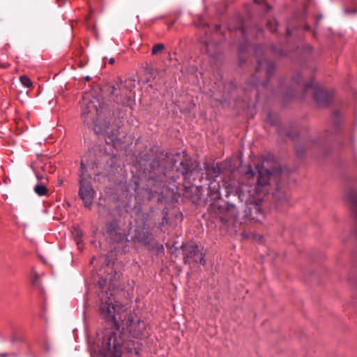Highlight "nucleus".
Returning a JSON list of instances; mask_svg holds the SVG:
<instances>
[{
	"mask_svg": "<svg viewBox=\"0 0 357 357\" xmlns=\"http://www.w3.org/2000/svg\"><path fill=\"white\" fill-rule=\"evenodd\" d=\"M212 171H213L212 176H211V173L206 174V179L207 180H211L212 178L218 177L220 174L221 169H220V167L216 165V166H214L212 167Z\"/></svg>",
	"mask_w": 357,
	"mask_h": 357,
	"instance_id": "aec40b11",
	"label": "nucleus"
},
{
	"mask_svg": "<svg viewBox=\"0 0 357 357\" xmlns=\"http://www.w3.org/2000/svg\"><path fill=\"white\" fill-rule=\"evenodd\" d=\"M119 223V220L114 218L105 224L103 234L113 243H121L125 241H127V236L121 228Z\"/></svg>",
	"mask_w": 357,
	"mask_h": 357,
	"instance_id": "0eeeda50",
	"label": "nucleus"
},
{
	"mask_svg": "<svg viewBox=\"0 0 357 357\" xmlns=\"http://www.w3.org/2000/svg\"><path fill=\"white\" fill-rule=\"evenodd\" d=\"M322 17H323L322 15H319L317 16V17L315 19L316 26H318V24H319V21L322 19Z\"/></svg>",
	"mask_w": 357,
	"mask_h": 357,
	"instance_id": "473e14b6",
	"label": "nucleus"
},
{
	"mask_svg": "<svg viewBox=\"0 0 357 357\" xmlns=\"http://www.w3.org/2000/svg\"><path fill=\"white\" fill-rule=\"evenodd\" d=\"M47 183H38L34 186V192L38 195V196H44L47 192Z\"/></svg>",
	"mask_w": 357,
	"mask_h": 357,
	"instance_id": "f3484780",
	"label": "nucleus"
},
{
	"mask_svg": "<svg viewBox=\"0 0 357 357\" xmlns=\"http://www.w3.org/2000/svg\"><path fill=\"white\" fill-rule=\"evenodd\" d=\"M216 29H220V26L216 25Z\"/></svg>",
	"mask_w": 357,
	"mask_h": 357,
	"instance_id": "8fccbe9b",
	"label": "nucleus"
},
{
	"mask_svg": "<svg viewBox=\"0 0 357 357\" xmlns=\"http://www.w3.org/2000/svg\"><path fill=\"white\" fill-rule=\"evenodd\" d=\"M306 47H307V49L309 51H310V52H312V46H310V45H307L306 46Z\"/></svg>",
	"mask_w": 357,
	"mask_h": 357,
	"instance_id": "58836bf2",
	"label": "nucleus"
},
{
	"mask_svg": "<svg viewBox=\"0 0 357 357\" xmlns=\"http://www.w3.org/2000/svg\"><path fill=\"white\" fill-rule=\"evenodd\" d=\"M108 138L110 139L112 142H114L115 141L119 140L117 136L114 135V134L109 135Z\"/></svg>",
	"mask_w": 357,
	"mask_h": 357,
	"instance_id": "2f4dec72",
	"label": "nucleus"
},
{
	"mask_svg": "<svg viewBox=\"0 0 357 357\" xmlns=\"http://www.w3.org/2000/svg\"><path fill=\"white\" fill-rule=\"evenodd\" d=\"M133 87L134 84L131 79L123 81L119 79V83H116L112 86L111 93L115 96L118 103L121 104L123 107H129L132 110L134 102L130 96L128 95V91H130Z\"/></svg>",
	"mask_w": 357,
	"mask_h": 357,
	"instance_id": "39448f33",
	"label": "nucleus"
},
{
	"mask_svg": "<svg viewBox=\"0 0 357 357\" xmlns=\"http://www.w3.org/2000/svg\"><path fill=\"white\" fill-rule=\"evenodd\" d=\"M10 341H11L12 342H15V339L13 338V339H11V340H10Z\"/></svg>",
	"mask_w": 357,
	"mask_h": 357,
	"instance_id": "a18cd8bd",
	"label": "nucleus"
},
{
	"mask_svg": "<svg viewBox=\"0 0 357 357\" xmlns=\"http://www.w3.org/2000/svg\"><path fill=\"white\" fill-rule=\"evenodd\" d=\"M275 70V63L265 58L257 59L256 71L252 76L255 80L252 82V84L255 87L268 86L269 79L273 75Z\"/></svg>",
	"mask_w": 357,
	"mask_h": 357,
	"instance_id": "20e7f679",
	"label": "nucleus"
},
{
	"mask_svg": "<svg viewBox=\"0 0 357 357\" xmlns=\"http://www.w3.org/2000/svg\"><path fill=\"white\" fill-rule=\"evenodd\" d=\"M181 247L183 252V261L185 264L197 262L205 265V252H203V247L201 248L197 244L182 245Z\"/></svg>",
	"mask_w": 357,
	"mask_h": 357,
	"instance_id": "6e6552de",
	"label": "nucleus"
},
{
	"mask_svg": "<svg viewBox=\"0 0 357 357\" xmlns=\"http://www.w3.org/2000/svg\"><path fill=\"white\" fill-rule=\"evenodd\" d=\"M20 80L22 84L25 87L29 88L32 86V82L30 78L26 75L20 76Z\"/></svg>",
	"mask_w": 357,
	"mask_h": 357,
	"instance_id": "5701e85b",
	"label": "nucleus"
},
{
	"mask_svg": "<svg viewBox=\"0 0 357 357\" xmlns=\"http://www.w3.org/2000/svg\"><path fill=\"white\" fill-rule=\"evenodd\" d=\"M86 80H89V79H90L89 76H87V77H86Z\"/></svg>",
	"mask_w": 357,
	"mask_h": 357,
	"instance_id": "49530a36",
	"label": "nucleus"
},
{
	"mask_svg": "<svg viewBox=\"0 0 357 357\" xmlns=\"http://www.w3.org/2000/svg\"><path fill=\"white\" fill-rule=\"evenodd\" d=\"M135 238L138 242L144 245L151 244V234L147 231H137L135 234Z\"/></svg>",
	"mask_w": 357,
	"mask_h": 357,
	"instance_id": "2eb2a0df",
	"label": "nucleus"
},
{
	"mask_svg": "<svg viewBox=\"0 0 357 357\" xmlns=\"http://www.w3.org/2000/svg\"><path fill=\"white\" fill-rule=\"evenodd\" d=\"M79 185L78 195L83 201L84 206L90 210L96 192L91 184L90 180L79 179Z\"/></svg>",
	"mask_w": 357,
	"mask_h": 357,
	"instance_id": "9b49d317",
	"label": "nucleus"
},
{
	"mask_svg": "<svg viewBox=\"0 0 357 357\" xmlns=\"http://www.w3.org/2000/svg\"><path fill=\"white\" fill-rule=\"evenodd\" d=\"M160 195H159V197H158V202H162V198L160 197Z\"/></svg>",
	"mask_w": 357,
	"mask_h": 357,
	"instance_id": "a19ab883",
	"label": "nucleus"
},
{
	"mask_svg": "<svg viewBox=\"0 0 357 357\" xmlns=\"http://www.w3.org/2000/svg\"><path fill=\"white\" fill-rule=\"evenodd\" d=\"M254 2L257 4L260 3V1L259 0H255Z\"/></svg>",
	"mask_w": 357,
	"mask_h": 357,
	"instance_id": "37998d69",
	"label": "nucleus"
},
{
	"mask_svg": "<svg viewBox=\"0 0 357 357\" xmlns=\"http://www.w3.org/2000/svg\"><path fill=\"white\" fill-rule=\"evenodd\" d=\"M344 11V13L347 15L357 13V9H349V8H345Z\"/></svg>",
	"mask_w": 357,
	"mask_h": 357,
	"instance_id": "7c9ffc66",
	"label": "nucleus"
},
{
	"mask_svg": "<svg viewBox=\"0 0 357 357\" xmlns=\"http://www.w3.org/2000/svg\"><path fill=\"white\" fill-rule=\"evenodd\" d=\"M43 170L45 173L48 172L52 174L54 171V167L51 165V164H45L43 167Z\"/></svg>",
	"mask_w": 357,
	"mask_h": 357,
	"instance_id": "bb28decb",
	"label": "nucleus"
},
{
	"mask_svg": "<svg viewBox=\"0 0 357 357\" xmlns=\"http://www.w3.org/2000/svg\"><path fill=\"white\" fill-rule=\"evenodd\" d=\"M312 144H315V143H317V141L313 140V141L312 142Z\"/></svg>",
	"mask_w": 357,
	"mask_h": 357,
	"instance_id": "de8ad7c7",
	"label": "nucleus"
},
{
	"mask_svg": "<svg viewBox=\"0 0 357 357\" xmlns=\"http://www.w3.org/2000/svg\"><path fill=\"white\" fill-rule=\"evenodd\" d=\"M332 120L335 129H338L341 125V114L339 111H335L332 114Z\"/></svg>",
	"mask_w": 357,
	"mask_h": 357,
	"instance_id": "a211bd4d",
	"label": "nucleus"
},
{
	"mask_svg": "<svg viewBox=\"0 0 357 357\" xmlns=\"http://www.w3.org/2000/svg\"><path fill=\"white\" fill-rule=\"evenodd\" d=\"M273 196L278 203H285L287 202V195L285 192L281 190L279 184H277Z\"/></svg>",
	"mask_w": 357,
	"mask_h": 357,
	"instance_id": "dca6fc26",
	"label": "nucleus"
},
{
	"mask_svg": "<svg viewBox=\"0 0 357 357\" xmlns=\"http://www.w3.org/2000/svg\"><path fill=\"white\" fill-rule=\"evenodd\" d=\"M10 354L8 353H0V357H8Z\"/></svg>",
	"mask_w": 357,
	"mask_h": 357,
	"instance_id": "c9c22d12",
	"label": "nucleus"
},
{
	"mask_svg": "<svg viewBox=\"0 0 357 357\" xmlns=\"http://www.w3.org/2000/svg\"><path fill=\"white\" fill-rule=\"evenodd\" d=\"M176 20L172 21L170 26H173L176 23Z\"/></svg>",
	"mask_w": 357,
	"mask_h": 357,
	"instance_id": "79ce46f5",
	"label": "nucleus"
},
{
	"mask_svg": "<svg viewBox=\"0 0 357 357\" xmlns=\"http://www.w3.org/2000/svg\"><path fill=\"white\" fill-rule=\"evenodd\" d=\"M313 89V97L317 104L320 107H326L333 98V93L325 89L314 85L313 82H309L305 86V92Z\"/></svg>",
	"mask_w": 357,
	"mask_h": 357,
	"instance_id": "1a4fd4ad",
	"label": "nucleus"
},
{
	"mask_svg": "<svg viewBox=\"0 0 357 357\" xmlns=\"http://www.w3.org/2000/svg\"><path fill=\"white\" fill-rule=\"evenodd\" d=\"M295 150H296V154L298 157H301L304 154L305 151V148H303L301 146H298V144L296 145Z\"/></svg>",
	"mask_w": 357,
	"mask_h": 357,
	"instance_id": "cd10ccee",
	"label": "nucleus"
},
{
	"mask_svg": "<svg viewBox=\"0 0 357 357\" xmlns=\"http://www.w3.org/2000/svg\"><path fill=\"white\" fill-rule=\"evenodd\" d=\"M302 82V76L301 74H297L295 76L292 77L291 79V85L295 89H296L297 86H298Z\"/></svg>",
	"mask_w": 357,
	"mask_h": 357,
	"instance_id": "b1692460",
	"label": "nucleus"
},
{
	"mask_svg": "<svg viewBox=\"0 0 357 357\" xmlns=\"http://www.w3.org/2000/svg\"><path fill=\"white\" fill-rule=\"evenodd\" d=\"M252 176H254L255 173L251 170Z\"/></svg>",
	"mask_w": 357,
	"mask_h": 357,
	"instance_id": "09e8293b",
	"label": "nucleus"
},
{
	"mask_svg": "<svg viewBox=\"0 0 357 357\" xmlns=\"http://www.w3.org/2000/svg\"><path fill=\"white\" fill-rule=\"evenodd\" d=\"M73 235L74 236V238H75V240L77 241V243L79 242V241L81 240L82 236H83V232L82 231L79 229V228H74L73 229Z\"/></svg>",
	"mask_w": 357,
	"mask_h": 357,
	"instance_id": "393cba45",
	"label": "nucleus"
},
{
	"mask_svg": "<svg viewBox=\"0 0 357 357\" xmlns=\"http://www.w3.org/2000/svg\"><path fill=\"white\" fill-rule=\"evenodd\" d=\"M270 156L265 158L261 164L256 165L255 168L257 171L258 176L257 180V186H254L253 190L255 194L260 193V189L269 184L271 180L278 181V177L282 173V169L280 167H272L268 169L266 164L268 162Z\"/></svg>",
	"mask_w": 357,
	"mask_h": 357,
	"instance_id": "7ed1b4c3",
	"label": "nucleus"
},
{
	"mask_svg": "<svg viewBox=\"0 0 357 357\" xmlns=\"http://www.w3.org/2000/svg\"><path fill=\"white\" fill-rule=\"evenodd\" d=\"M283 84H284L283 80H282V81H281V82H280V90H282V85H283Z\"/></svg>",
	"mask_w": 357,
	"mask_h": 357,
	"instance_id": "ea45409f",
	"label": "nucleus"
},
{
	"mask_svg": "<svg viewBox=\"0 0 357 357\" xmlns=\"http://www.w3.org/2000/svg\"><path fill=\"white\" fill-rule=\"evenodd\" d=\"M118 160V158L115 155L114 157H112L109 161H107V164L110 166L111 167H113L115 166L116 162Z\"/></svg>",
	"mask_w": 357,
	"mask_h": 357,
	"instance_id": "c756f323",
	"label": "nucleus"
},
{
	"mask_svg": "<svg viewBox=\"0 0 357 357\" xmlns=\"http://www.w3.org/2000/svg\"><path fill=\"white\" fill-rule=\"evenodd\" d=\"M104 264L107 270L105 277L101 276L97 287L101 290L100 297V316L114 331H106L102 337V344L98 350L99 357H121L123 353L139 356L142 348L140 340H124L121 331L126 329L135 339L146 336V323L140 319H135L132 314H128L122 305H114L113 292L123 289L122 273L116 271L109 265V260L105 259Z\"/></svg>",
	"mask_w": 357,
	"mask_h": 357,
	"instance_id": "f257e3e1",
	"label": "nucleus"
},
{
	"mask_svg": "<svg viewBox=\"0 0 357 357\" xmlns=\"http://www.w3.org/2000/svg\"><path fill=\"white\" fill-rule=\"evenodd\" d=\"M286 33H287V37L290 36L291 34L289 27H287V29H286Z\"/></svg>",
	"mask_w": 357,
	"mask_h": 357,
	"instance_id": "e433bc0d",
	"label": "nucleus"
},
{
	"mask_svg": "<svg viewBox=\"0 0 357 357\" xmlns=\"http://www.w3.org/2000/svg\"><path fill=\"white\" fill-rule=\"evenodd\" d=\"M209 181L210 183H208V195L211 201H212V204L221 199V193L220 192V183L217 182L215 179Z\"/></svg>",
	"mask_w": 357,
	"mask_h": 357,
	"instance_id": "f8f14e48",
	"label": "nucleus"
},
{
	"mask_svg": "<svg viewBox=\"0 0 357 357\" xmlns=\"http://www.w3.org/2000/svg\"><path fill=\"white\" fill-rule=\"evenodd\" d=\"M202 176H200V177H199V181H202Z\"/></svg>",
	"mask_w": 357,
	"mask_h": 357,
	"instance_id": "3c124183",
	"label": "nucleus"
},
{
	"mask_svg": "<svg viewBox=\"0 0 357 357\" xmlns=\"http://www.w3.org/2000/svg\"><path fill=\"white\" fill-rule=\"evenodd\" d=\"M165 50V45L162 43H157L154 45L151 50V54L153 55L157 54L159 52Z\"/></svg>",
	"mask_w": 357,
	"mask_h": 357,
	"instance_id": "4be33fe9",
	"label": "nucleus"
},
{
	"mask_svg": "<svg viewBox=\"0 0 357 357\" xmlns=\"http://www.w3.org/2000/svg\"><path fill=\"white\" fill-rule=\"evenodd\" d=\"M304 29L306 31H310L311 30L310 26L309 24H305L304 26Z\"/></svg>",
	"mask_w": 357,
	"mask_h": 357,
	"instance_id": "f704fd0d",
	"label": "nucleus"
},
{
	"mask_svg": "<svg viewBox=\"0 0 357 357\" xmlns=\"http://www.w3.org/2000/svg\"><path fill=\"white\" fill-rule=\"evenodd\" d=\"M267 122L270 123L271 125H276L277 120L273 119V116L271 112H268L266 116Z\"/></svg>",
	"mask_w": 357,
	"mask_h": 357,
	"instance_id": "c85d7f7f",
	"label": "nucleus"
},
{
	"mask_svg": "<svg viewBox=\"0 0 357 357\" xmlns=\"http://www.w3.org/2000/svg\"><path fill=\"white\" fill-rule=\"evenodd\" d=\"M231 20L235 23V24L229 22L228 24V29L229 31H240L242 36L245 38V29L243 25V17L238 15L234 16Z\"/></svg>",
	"mask_w": 357,
	"mask_h": 357,
	"instance_id": "4468645a",
	"label": "nucleus"
},
{
	"mask_svg": "<svg viewBox=\"0 0 357 357\" xmlns=\"http://www.w3.org/2000/svg\"><path fill=\"white\" fill-rule=\"evenodd\" d=\"M80 168H81V173L79 174V179L83 178V179H87V181L90 180L91 176L89 174H86L87 169H86V167L83 161L81 162Z\"/></svg>",
	"mask_w": 357,
	"mask_h": 357,
	"instance_id": "6ab92c4d",
	"label": "nucleus"
},
{
	"mask_svg": "<svg viewBox=\"0 0 357 357\" xmlns=\"http://www.w3.org/2000/svg\"><path fill=\"white\" fill-rule=\"evenodd\" d=\"M244 187H241V189L239 190L238 192H236L235 196L237 195L238 199L240 200V202H245L248 203V202H250V206L247 207L244 211V216L243 219L246 222L248 220L250 221H254V222H260L261 220V218H264V213L263 211L259 206V202L261 201L260 199H258L257 201H255V204L252 202L251 199L249 197L248 199L245 198V195H244Z\"/></svg>",
	"mask_w": 357,
	"mask_h": 357,
	"instance_id": "423d86ee",
	"label": "nucleus"
},
{
	"mask_svg": "<svg viewBox=\"0 0 357 357\" xmlns=\"http://www.w3.org/2000/svg\"><path fill=\"white\" fill-rule=\"evenodd\" d=\"M89 108H90V107L87 104L86 105L84 104L82 107L81 116L83 119L84 121H86L88 115L91 112Z\"/></svg>",
	"mask_w": 357,
	"mask_h": 357,
	"instance_id": "412c9836",
	"label": "nucleus"
},
{
	"mask_svg": "<svg viewBox=\"0 0 357 357\" xmlns=\"http://www.w3.org/2000/svg\"><path fill=\"white\" fill-rule=\"evenodd\" d=\"M36 176L38 181V183H48L47 178L46 176H45L43 174H41L40 172H36Z\"/></svg>",
	"mask_w": 357,
	"mask_h": 357,
	"instance_id": "a878e982",
	"label": "nucleus"
},
{
	"mask_svg": "<svg viewBox=\"0 0 357 357\" xmlns=\"http://www.w3.org/2000/svg\"><path fill=\"white\" fill-rule=\"evenodd\" d=\"M294 91H291L289 93H287L284 96H285L286 98L291 97V96H294Z\"/></svg>",
	"mask_w": 357,
	"mask_h": 357,
	"instance_id": "72a5a7b5",
	"label": "nucleus"
},
{
	"mask_svg": "<svg viewBox=\"0 0 357 357\" xmlns=\"http://www.w3.org/2000/svg\"><path fill=\"white\" fill-rule=\"evenodd\" d=\"M97 116L93 119V130L96 135H103L107 132L110 125L107 116H110L109 112L106 111L103 107L96 108Z\"/></svg>",
	"mask_w": 357,
	"mask_h": 357,
	"instance_id": "9d476101",
	"label": "nucleus"
},
{
	"mask_svg": "<svg viewBox=\"0 0 357 357\" xmlns=\"http://www.w3.org/2000/svg\"><path fill=\"white\" fill-rule=\"evenodd\" d=\"M276 31V29H271V32H274V31Z\"/></svg>",
	"mask_w": 357,
	"mask_h": 357,
	"instance_id": "c03bdc74",
	"label": "nucleus"
},
{
	"mask_svg": "<svg viewBox=\"0 0 357 357\" xmlns=\"http://www.w3.org/2000/svg\"><path fill=\"white\" fill-rule=\"evenodd\" d=\"M238 210L235 205L227 202L226 206V214L219 217L222 223L226 224L231 219L236 220L238 217Z\"/></svg>",
	"mask_w": 357,
	"mask_h": 357,
	"instance_id": "ddd939ff",
	"label": "nucleus"
},
{
	"mask_svg": "<svg viewBox=\"0 0 357 357\" xmlns=\"http://www.w3.org/2000/svg\"><path fill=\"white\" fill-rule=\"evenodd\" d=\"M169 158V153L162 152L160 158H151L149 153H142L140 155V164L144 167V172L148 174L149 180L155 183L158 188L167 187L174 194L182 196L190 200L193 204H198L201 199L202 186L195 185H183L180 188L174 183L179 178V174L183 176L186 183L190 180H195V176H199V172L197 171V165L190 159L178 160L180 154L176 153L172 160V167L167 169L166 159Z\"/></svg>",
	"mask_w": 357,
	"mask_h": 357,
	"instance_id": "f03ea898",
	"label": "nucleus"
},
{
	"mask_svg": "<svg viewBox=\"0 0 357 357\" xmlns=\"http://www.w3.org/2000/svg\"><path fill=\"white\" fill-rule=\"evenodd\" d=\"M114 62H115V59H114V58H110V59H109V64L112 65V64H114Z\"/></svg>",
	"mask_w": 357,
	"mask_h": 357,
	"instance_id": "4c0bfd02",
	"label": "nucleus"
}]
</instances>
